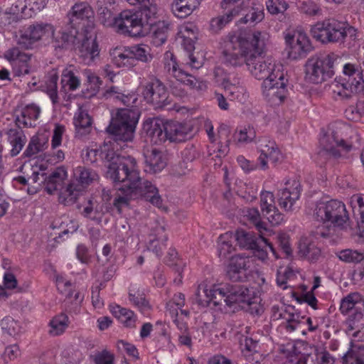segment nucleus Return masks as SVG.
<instances>
[{"label": "nucleus", "mask_w": 364, "mask_h": 364, "mask_svg": "<svg viewBox=\"0 0 364 364\" xmlns=\"http://www.w3.org/2000/svg\"><path fill=\"white\" fill-rule=\"evenodd\" d=\"M253 291L244 285L239 284H225L220 287L200 284L196 293V299L199 305L208 306L221 305L222 301L230 307L236 304H250Z\"/></svg>", "instance_id": "nucleus-1"}, {"label": "nucleus", "mask_w": 364, "mask_h": 364, "mask_svg": "<svg viewBox=\"0 0 364 364\" xmlns=\"http://www.w3.org/2000/svg\"><path fill=\"white\" fill-rule=\"evenodd\" d=\"M252 53L247 60L250 72L258 80H272L282 77V65H276L270 58H264L268 35L265 32L255 31L252 33Z\"/></svg>", "instance_id": "nucleus-2"}, {"label": "nucleus", "mask_w": 364, "mask_h": 364, "mask_svg": "<svg viewBox=\"0 0 364 364\" xmlns=\"http://www.w3.org/2000/svg\"><path fill=\"white\" fill-rule=\"evenodd\" d=\"M252 33L245 35L241 32L228 36L223 52V63L230 67L247 65V58L252 53Z\"/></svg>", "instance_id": "nucleus-3"}, {"label": "nucleus", "mask_w": 364, "mask_h": 364, "mask_svg": "<svg viewBox=\"0 0 364 364\" xmlns=\"http://www.w3.org/2000/svg\"><path fill=\"white\" fill-rule=\"evenodd\" d=\"M102 14L105 18V20H102V23L106 26H112L119 33L132 37L143 36L145 34L142 19L136 11L124 10L115 17L112 16L108 9H105Z\"/></svg>", "instance_id": "nucleus-4"}, {"label": "nucleus", "mask_w": 364, "mask_h": 364, "mask_svg": "<svg viewBox=\"0 0 364 364\" xmlns=\"http://www.w3.org/2000/svg\"><path fill=\"white\" fill-rule=\"evenodd\" d=\"M139 114L132 109H120L112 117L107 132L116 141H131L134 136Z\"/></svg>", "instance_id": "nucleus-5"}, {"label": "nucleus", "mask_w": 364, "mask_h": 364, "mask_svg": "<svg viewBox=\"0 0 364 364\" xmlns=\"http://www.w3.org/2000/svg\"><path fill=\"white\" fill-rule=\"evenodd\" d=\"M313 215L317 221L341 229L347 227L349 219L345 204L338 200L318 201Z\"/></svg>", "instance_id": "nucleus-6"}, {"label": "nucleus", "mask_w": 364, "mask_h": 364, "mask_svg": "<svg viewBox=\"0 0 364 364\" xmlns=\"http://www.w3.org/2000/svg\"><path fill=\"white\" fill-rule=\"evenodd\" d=\"M339 60L338 56L333 53L309 59L305 65L306 80L319 84L331 78Z\"/></svg>", "instance_id": "nucleus-7"}, {"label": "nucleus", "mask_w": 364, "mask_h": 364, "mask_svg": "<svg viewBox=\"0 0 364 364\" xmlns=\"http://www.w3.org/2000/svg\"><path fill=\"white\" fill-rule=\"evenodd\" d=\"M107 177L115 183H122L119 190L127 193L128 186L136 183V179L139 178V173L134 158L127 156L118 163H111L107 165Z\"/></svg>", "instance_id": "nucleus-8"}, {"label": "nucleus", "mask_w": 364, "mask_h": 364, "mask_svg": "<svg viewBox=\"0 0 364 364\" xmlns=\"http://www.w3.org/2000/svg\"><path fill=\"white\" fill-rule=\"evenodd\" d=\"M74 178L77 184L72 182L65 188L63 192L60 193L58 198L60 203L65 205L73 204L79 195V192L96 180L97 174L92 170L78 166L74 171Z\"/></svg>", "instance_id": "nucleus-9"}, {"label": "nucleus", "mask_w": 364, "mask_h": 364, "mask_svg": "<svg viewBox=\"0 0 364 364\" xmlns=\"http://www.w3.org/2000/svg\"><path fill=\"white\" fill-rule=\"evenodd\" d=\"M234 237L240 247L252 250L259 259L264 260L267 258V248L276 255L272 245L262 236H257L252 232L240 229L235 232Z\"/></svg>", "instance_id": "nucleus-10"}, {"label": "nucleus", "mask_w": 364, "mask_h": 364, "mask_svg": "<svg viewBox=\"0 0 364 364\" xmlns=\"http://www.w3.org/2000/svg\"><path fill=\"white\" fill-rule=\"evenodd\" d=\"M321 150L318 156L326 158L327 156L340 157L344 154L348 153L353 148L350 144H347L338 135L337 131L331 130L325 134L319 140Z\"/></svg>", "instance_id": "nucleus-11"}, {"label": "nucleus", "mask_w": 364, "mask_h": 364, "mask_svg": "<svg viewBox=\"0 0 364 364\" xmlns=\"http://www.w3.org/2000/svg\"><path fill=\"white\" fill-rule=\"evenodd\" d=\"M126 194L130 198L141 197L159 208L163 206V199L156 186L148 180L142 181L140 176L136 179L135 184L128 186Z\"/></svg>", "instance_id": "nucleus-12"}, {"label": "nucleus", "mask_w": 364, "mask_h": 364, "mask_svg": "<svg viewBox=\"0 0 364 364\" xmlns=\"http://www.w3.org/2000/svg\"><path fill=\"white\" fill-rule=\"evenodd\" d=\"M328 43H343L348 48L355 46L358 38L357 30L349 24L329 19Z\"/></svg>", "instance_id": "nucleus-13"}, {"label": "nucleus", "mask_w": 364, "mask_h": 364, "mask_svg": "<svg viewBox=\"0 0 364 364\" xmlns=\"http://www.w3.org/2000/svg\"><path fill=\"white\" fill-rule=\"evenodd\" d=\"M287 80L284 73L281 78L277 77L263 81L262 93L271 105H279L284 102L287 95Z\"/></svg>", "instance_id": "nucleus-14"}, {"label": "nucleus", "mask_w": 364, "mask_h": 364, "mask_svg": "<svg viewBox=\"0 0 364 364\" xmlns=\"http://www.w3.org/2000/svg\"><path fill=\"white\" fill-rule=\"evenodd\" d=\"M257 149L260 153L258 160L262 169L267 168L268 160L276 164L282 159V154L274 140L267 136H263L257 141Z\"/></svg>", "instance_id": "nucleus-15"}, {"label": "nucleus", "mask_w": 364, "mask_h": 364, "mask_svg": "<svg viewBox=\"0 0 364 364\" xmlns=\"http://www.w3.org/2000/svg\"><path fill=\"white\" fill-rule=\"evenodd\" d=\"M53 33V26L49 23H37L21 31L17 44L23 49L31 48L33 45L41 39L46 34Z\"/></svg>", "instance_id": "nucleus-16"}, {"label": "nucleus", "mask_w": 364, "mask_h": 364, "mask_svg": "<svg viewBox=\"0 0 364 364\" xmlns=\"http://www.w3.org/2000/svg\"><path fill=\"white\" fill-rule=\"evenodd\" d=\"M301 185L299 181L288 180L285 182V187L278 191V203L279 206L285 211H292L294 205L301 195Z\"/></svg>", "instance_id": "nucleus-17"}, {"label": "nucleus", "mask_w": 364, "mask_h": 364, "mask_svg": "<svg viewBox=\"0 0 364 364\" xmlns=\"http://www.w3.org/2000/svg\"><path fill=\"white\" fill-rule=\"evenodd\" d=\"M143 95L146 101L152 104L156 109H161L169 104L167 102V90L165 86L158 80L147 83L144 88Z\"/></svg>", "instance_id": "nucleus-18"}, {"label": "nucleus", "mask_w": 364, "mask_h": 364, "mask_svg": "<svg viewBox=\"0 0 364 364\" xmlns=\"http://www.w3.org/2000/svg\"><path fill=\"white\" fill-rule=\"evenodd\" d=\"M285 41L290 46V54L294 58H303L311 50V45L307 35L301 31L285 35Z\"/></svg>", "instance_id": "nucleus-19"}, {"label": "nucleus", "mask_w": 364, "mask_h": 364, "mask_svg": "<svg viewBox=\"0 0 364 364\" xmlns=\"http://www.w3.org/2000/svg\"><path fill=\"white\" fill-rule=\"evenodd\" d=\"M166 123L158 118L148 119L143 124L145 140L154 145H161L167 140Z\"/></svg>", "instance_id": "nucleus-20"}, {"label": "nucleus", "mask_w": 364, "mask_h": 364, "mask_svg": "<svg viewBox=\"0 0 364 364\" xmlns=\"http://www.w3.org/2000/svg\"><path fill=\"white\" fill-rule=\"evenodd\" d=\"M260 207L262 215L272 225H279L284 220V215L275 206L274 196L270 191H262L260 194Z\"/></svg>", "instance_id": "nucleus-21"}, {"label": "nucleus", "mask_w": 364, "mask_h": 364, "mask_svg": "<svg viewBox=\"0 0 364 364\" xmlns=\"http://www.w3.org/2000/svg\"><path fill=\"white\" fill-rule=\"evenodd\" d=\"M9 146V154L11 157L18 156L27 142L26 136L21 127L15 125L4 132Z\"/></svg>", "instance_id": "nucleus-22"}, {"label": "nucleus", "mask_w": 364, "mask_h": 364, "mask_svg": "<svg viewBox=\"0 0 364 364\" xmlns=\"http://www.w3.org/2000/svg\"><path fill=\"white\" fill-rule=\"evenodd\" d=\"M53 36V46L55 48L68 49L78 39V31L70 23L62 27L57 33H49Z\"/></svg>", "instance_id": "nucleus-23"}, {"label": "nucleus", "mask_w": 364, "mask_h": 364, "mask_svg": "<svg viewBox=\"0 0 364 364\" xmlns=\"http://www.w3.org/2000/svg\"><path fill=\"white\" fill-rule=\"evenodd\" d=\"M94 11L91 6L85 2L75 4L72 7V16L70 23L73 24H82V28H92Z\"/></svg>", "instance_id": "nucleus-24"}, {"label": "nucleus", "mask_w": 364, "mask_h": 364, "mask_svg": "<svg viewBox=\"0 0 364 364\" xmlns=\"http://www.w3.org/2000/svg\"><path fill=\"white\" fill-rule=\"evenodd\" d=\"M294 308L291 306H273L272 308V318L273 320L284 319L287 322L286 328L293 331L297 328L301 323V318H305V316H301L299 314L294 313Z\"/></svg>", "instance_id": "nucleus-25"}, {"label": "nucleus", "mask_w": 364, "mask_h": 364, "mask_svg": "<svg viewBox=\"0 0 364 364\" xmlns=\"http://www.w3.org/2000/svg\"><path fill=\"white\" fill-rule=\"evenodd\" d=\"M298 255L309 262H316L321 257V248L311 235L302 237L298 243Z\"/></svg>", "instance_id": "nucleus-26"}, {"label": "nucleus", "mask_w": 364, "mask_h": 364, "mask_svg": "<svg viewBox=\"0 0 364 364\" xmlns=\"http://www.w3.org/2000/svg\"><path fill=\"white\" fill-rule=\"evenodd\" d=\"M6 57L12 63L16 75L21 76L30 73V55L21 52L18 48H13L6 52Z\"/></svg>", "instance_id": "nucleus-27"}, {"label": "nucleus", "mask_w": 364, "mask_h": 364, "mask_svg": "<svg viewBox=\"0 0 364 364\" xmlns=\"http://www.w3.org/2000/svg\"><path fill=\"white\" fill-rule=\"evenodd\" d=\"M16 125L23 127H34L41 114V108L31 103L16 111Z\"/></svg>", "instance_id": "nucleus-28"}, {"label": "nucleus", "mask_w": 364, "mask_h": 364, "mask_svg": "<svg viewBox=\"0 0 364 364\" xmlns=\"http://www.w3.org/2000/svg\"><path fill=\"white\" fill-rule=\"evenodd\" d=\"M250 266L249 258L241 256L234 257L228 267L227 277L232 282L243 281L246 278L247 270Z\"/></svg>", "instance_id": "nucleus-29"}, {"label": "nucleus", "mask_w": 364, "mask_h": 364, "mask_svg": "<svg viewBox=\"0 0 364 364\" xmlns=\"http://www.w3.org/2000/svg\"><path fill=\"white\" fill-rule=\"evenodd\" d=\"M66 171L62 168H58L49 176L46 173H41V182L45 184V189L49 194H53L57 191H60L59 195L63 192V184L66 178Z\"/></svg>", "instance_id": "nucleus-30"}, {"label": "nucleus", "mask_w": 364, "mask_h": 364, "mask_svg": "<svg viewBox=\"0 0 364 364\" xmlns=\"http://www.w3.org/2000/svg\"><path fill=\"white\" fill-rule=\"evenodd\" d=\"M167 57L170 55L171 61H172V68H168V72L171 73L173 76L178 80L181 82L182 83L188 85L191 88H196L197 90H202L205 87V84L204 82L199 80L196 77L192 75L188 74L185 73L181 69L177 68V63L176 62V59L172 53H166Z\"/></svg>", "instance_id": "nucleus-31"}, {"label": "nucleus", "mask_w": 364, "mask_h": 364, "mask_svg": "<svg viewBox=\"0 0 364 364\" xmlns=\"http://www.w3.org/2000/svg\"><path fill=\"white\" fill-rule=\"evenodd\" d=\"M96 38L95 34L87 36V33L79 46L80 55L87 64L93 62L99 56L100 49Z\"/></svg>", "instance_id": "nucleus-32"}, {"label": "nucleus", "mask_w": 364, "mask_h": 364, "mask_svg": "<svg viewBox=\"0 0 364 364\" xmlns=\"http://www.w3.org/2000/svg\"><path fill=\"white\" fill-rule=\"evenodd\" d=\"M165 131L167 140L171 142H181L189 137L191 129L186 124L171 121L166 122Z\"/></svg>", "instance_id": "nucleus-33"}, {"label": "nucleus", "mask_w": 364, "mask_h": 364, "mask_svg": "<svg viewBox=\"0 0 364 364\" xmlns=\"http://www.w3.org/2000/svg\"><path fill=\"white\" fill-rule=\"evenodd\" d=\"M146 168L145 171L149 173H155L161 171L166 165V161L163 157L162 152L152 148L147 149L144 153Z\"/></svg>", "instance_id": "nucleus-34"}, {"label": "nucleus", "mask_w": 364, "mask_h": 364, "mask_svg": "<svg viewBox=\"0 0 364 364\" xmlns=\"http://www.w3.org/2000/svg\"><path fill=\"white\" fill-rule=\"evenodd\" d=\"M343 73L344 77L343 80L348 82H353L352 87L355 91H362L364 87V79L363 77V72L360 71L358 68L351 63H346L343 66Z\"/></svg>", "instance_id": "nucleus-35"}, {"label": "nucleus", "mask_w": 364, "mask_h": 364, "mask_svg": "<svg viewBox=\"0 0 364 364\" xmlns=\"http://www.w3.org/2000/svg\"><path fill=\"white\" fill-rule=\"evenodd\" d=\"M113 63L119 68H130L134 66V60L129 47H117L110 52Z\"/></svg>", "instance_id": "nucleus-36"}, {"label": "nucleus", "mask_w": 364, "mask_h": 364, "mask_svg": "<svg viewBox=\"0 0 364 364\" xmlns=\"http://www.w3.org/2000/svg\"><path fill=\"white\" fill-rule=\"evenodd\" d=\"M48 146V139L43 134L33 136L25 151L23 156L25 158L35 157L36 154L43 151Z\"/></svg>", "instance_id": "nucleus-37"}, {"label": "nucleus", "mask_w": 364, "mask_h": 364, "mask_svg": "<svg viewBox=\"0 0 364 364\" xmlns=\"http://www.w3.org/2000/svg\"><path fill=\"white\" fill-rule=\"evenodd\" d=\"M154 238L150 240L148 245V250L152 251L157 257L162 255V250L166 246L165 242L168 236L165 232V228L163 225H156L154 229Z\"/></svg>", "instance_id": "nucleus-38"}, {"label": "nucleus", "mask_w": 364, "mask_h": 364, "mask_svg": "<svg viewBox=\"0 0 364 364\" xmlns=\"http://www.w3.org/2000/svg\"><path fill=\"white\" fill-rule=\"evenodd\" d=\"M92 122V118L89 115L87 111L82 107H79L73 119L76 133L80 136L88 133L90 132Z\"/></svg>", "instance_id": "nucleus-39"}, {"label": "nucleus", "mask_w": 364, "mask_h": 364, "mask_svg": "<svg viewBox=\"0 0 364 364\" xmlns=\"http://www.w3.org/2000/svg\"><path fill=\"white\" fill-rule=\"evenodd\" d=\"M198 0H176L171 4L175 16L183 18L190 15L199 5Z\"/></svg>", "instance_id": "nucleus-40"}, {"label": "nucleus", "mask_w": 364, "mask_h": 364, "mask_svg": "<svg viewBox=\"0 0 364 364\" xmlns=\"http://www.w3.org/2000/svg\"><path fill=\"white\" fill-rule=\"evenodd\" d=\"M105 214L103 205L96 200L89 199L84 205L82 215L91 220L100 223Z\"/></svg>", "instance_id": "nucleus-41"}, {"label": "nucleus", "mask_w": 364, "mask_h": 364, "mask_svg": "<svg viewBox=\"0 0 364 364\" xmlns=\"http://www.w3.org/2000/svg\"><path fill=\"white\" fill-rule=\"evenodd\" d=\"M80 80L70 68H65L61 74V90L65 92L76 90L80 86Z\"/></svg>", "instance_id": "nucleus-42"}, {"label": "nucleus", "mask_w": 364, "mask_h": 364, "mask_svg": "<svg viewBox=\"0 0 364 364\" xmlns=\"http://www.w3.org/2000/svg\"><path fill=\"white\" fill-rule=\"evenodd\" d=\"M149 26L152 32V43L156 46H161L167 39L170 24L166 21H159Z\"/></svg>", "instance_id": "nucleus-43"}, {"label": "nucleus", "mask_w": 364, "mask_h": 364, "mask_svg": "<svg viewBox=\"0 0 364 364\" xmlns=\"http://www.w3.org/2000/svg\"><path fill=\"white\" fill-rule=\"evenodd\" d=\"M112 313L124 326L129 328L135 326L136 316L132 311L117 305L112 307Z\"/></svg>", "instance_id": "nucleus-44"}, {"label": "nucleus", "mask_w": 364, "mask_h": 364, "mask_svg": "<svg viewBox=\"0 0 364 364\" xmlns=\"http://www.w3.org/2000/svg\"><path fill=\"white\" fill-rule=\"evenodd\" d=\"M240 6L237 5L232 9H228L229 12L223 16H219L211 19L210 23V30L213 33L220 31L227 23L232 21V18L240 11Z\"/></svg>", "instance_id": "nucleus-45"}, {"label": "nucleus", "mask_w": 364, "mask_h": 364, "mask_svg": "<svg viewBox=\"0 0 364 364\" xmlns=\"http://www.w3.org/2000/svg\"><path fill=\"white\" fill-rule=\"evenodd\" d=\"M353 82H348L346 80L337 77L331 84L333 92L341 98H349L352 94L358 93L360 91H355L352 88Z\"/></svg>", "instance_id": "nucleus-46"}, {"label": "nucleus", "mask_w": 364, "mask_h": 364, "mask_svg": "<svg viewBox=\"0 0 364 364\" xmlns=\"http://www.w3.org/2000/svg\"><path fill=\"white\" fill-rule=\"evenodd\" d=\"M329 19L318 21L311 28V36L322 43H328Z\"/></svg>", "instance_id": "nucleus-47"}, {"label": "nucleus", "mask_w": 364, "mask_h": 364, "mask_svg": "<svg viewBox=\"0 0 364 364\" xmlns=\"http://www.w3.org/2000/svg\"><path fill=\"white\" fill-rule=\"evenodd\" d=\"M359 304L364 306V299L362 296L358 292L350 293L341 300L340 310L343 314H347L356 304Z\"/></svg>", "instance_id": "nucleus-48"}, {"label": "nucleus", "mask_w": 364, "mask_h": 364, "mask_svg": "<svg viewBox=\"0 0 364 364\" xmlns=\"http://www.w3.org/2000/svg\"><path fill=\"white\" fill-rule=\"evenodd\" d=\"M129 48L134 63L136 60L149 63L153 58L152 55L150 53V48L147 45L139 44L130 46Z\"/></svg>", "instance_id": "nucleus-49"}, {"label": "nucleus", "mask_w": 364, "mask_h": 364, "mask_svg": "<svg viewBox=\"0 0 364 364\" xmlns=\"http://www.w3.org/2000/svg\"><path fill=\"white\" fill-rule=\"evenodd\" d=\"M69 318L65 314L56 316L50 321V333L53 336H58L63 333L68 326Z\"/></svg>", "instance_id": "nucleus-50"}, {"label": "nucleus", "mask_w": 364, "mask_h": 364, "mask_svg": "<svg viewBox=\"0 0 364 364\" xmlns=\"http://www.w3.org/2000/svg\"><path fill=\"white\" fill-rule=\"evenodd\" d=\"M58 76L55 71L50 73L47 77L45 84V90L49 95L52 102L56 104L58 102V91H57V82Z\"/></svg>", "instance_id": "nucleus-51"}, {"label": "nucleus", "mask_w": 364, "mask_h": 364, "mask_svg": "<svg viewBox=\"0 0 364 364\" xmlns=\"http://www.w3.org/2000/svg\"><path fill=\"white\" fill-rule=\"evenodd\" d=\"M337 256L339 259L347 263H359L364 259V252L346 249L338 252Z\"/></svg>", "instance_id": "nucleus-52"}, {"label": "nucleus", "mask_w": 364, "mask_h": 364, "mask_svg": "<svg viewBox=\"0 0 364 364\" xmlns=\"http://www.w3.org/2000/svg\"><path fill=\"white\" fill-rule=\"evenodd\" d=\"M100 158L109 164L118 163L122 161V159H125L127 157L122 156L117 154L114 148L111 145L104 144L100 147Z\"/></svg>", "instance_id": "nucleus-53"}, {"label": "nucleus", "mask_w": 364, "mask_h": 364, "mask_svg": "<svg viewBox=\"0 0 364 364\" xmlns=\"http://www.w3.org/2000/svg\"><path fill=\"white\" fill-rule=\"evenodd\" d=\"M227 95L231 98L232 100H237L242 103L247 101L248 94L245 87L243 85H228V88L225 89Z\"/></svg>", "instance_id": "nucleus-54"}, {"label": "nucleus", "mask_w": 364, "mask_h": 364, "mask_svg": "<svg viewBox=\"0 0 364 364\" xmlns=\"http://www.w3.org/2000/svg\"><path fill=\"white\" fill-rule=\"evenodd\" d=\"M232 237V233L226 232L219 237L218 240V255L221 258H225L228 255L232 252L235 248L228 241L229 238Z\"/></svg>", "instance_id": "nucleus-55"}, {"label": "nucleus", "mask_w": 364, "mask_h": 364, "mask_svg": "<svg viewBox=\"0 0 364 364\" xmlns=\"http://www.w3.org/2000/svg\"><path fill=\"white\" fill-rule=\"evenodd\" d=\"M1 329L11 336H15L21 332L19 323L11 316L4 318L1 321Z\"/></svg>", "instance_id": "nucleus-56"}, {"label": "nucleus", "mask_w": 364, "mask_h": 364, "mask_svg": "<svg viewBox=\"0 0 364 364\" xmlns=\"http://www.w3.org/2000/svg\"><path fill=\"white\" fill-rule=\"evenodd\" d=\"M349 331H355L353 333V337H358V334L364 328V316L361 312H355L349 318Z\"/></svg>", "instance_id": "nucleus-57"}, {"label": "nucleus", "mask_w": 364, "mask_h": 364, "mask_svg": "<svg viewBox=\"0 0 364 364\" xmlns=\"http://www.w3.org/2000/svg\"><path fill=\"white\" fill-rule=\"evenodd\" d=\"M129 301L142 313H146L150 309L149 301L145 299L144 294L139 291L129 292Z\"/></svg>", "instance_id": "nucleus-58"}, {"label": "nucleus", "mask_w": 364, "mask_h": 364, "mask_svg": "<svg viewBox=\"0 0 364 364\" xmlns=\"http://www.w3.org/2000/svg\"><path fill=\"white\" fill-rule=\"evenodd\" d=\"M266 5L268 11L272 14L284 13L288 8L285 0H268Z\"/></svg>", "instance_id": "nucleus-59"}, {"label": "nucleus", "mask_w": 364, "mask_h": 364, "mask_svg": "<svg viewBox=\"0 0 364 364\" xmlns=\"http://www.w3.org/2000/svg\"><path fill=\"white\" fill-rule=\"evenodd\" d=\"M313 358L309 353H301L296 349L289 357L290 364H313Z\"/></svg>", "instance_id": "nucleus-60"}, {"label": "nucleus", "mask_w": 364, "mask_h": 364, "mask_svg": "<svg viewBox=\"0 0 364 364\" xmlns=\"http://www.w3.org/2000/svg\"><path fill=\"white\" fill-rule=\"evenodd\" d=\"M300 11L309 16H316L321 14L320 7L313 1L306 0L300 3Z\"/></svg>", "instance_id": "nucleus-61"}, {"label": "nucleus", "mask_w": 364, "mask_h": 364, "mask_svg": "<svg viewBox=\"0 0 364 364\" xmlns=\"http://www.w3.org/2000/svg\"><path fill=\"white\" fill-rule=\"evenodd\" d=\"M264 18V12L262 9L252 8L251 10L241 18L240 21L247 23H257L261 21Z\"/></svg>", "instance_id": "nucleus-62"}, {"label": "nucleus", "mask_w": 364, "mask_h": 364, "mask_svg": "<svg viewBox=\"0 0 364 364\" xmlns=\"http://www.w3.org/2000/svg\"><path fill=\"white\" fill-rule=\"evenodd\" d=\"M256 137V132L252 127L248 126L241 129L237 134V141L240 143H250Z\"/></svg>", "instance_id": "nucleus-63"}, {"label": "nucleus", "mask_w": 364, "mask_h": 364, "mask_svg": "<svg viewBox=\"0 0 364 364\" xmlns=\"http://www.w3.org/2000/svg\"><path fill=\"white\" fill-rule=\"evenodd\" d=\"M93 361L95 364H113L114 355L107 350L98 351L92 355Z\"/></svg>", "instance_id": "nucleus-64"}]
</instances>
